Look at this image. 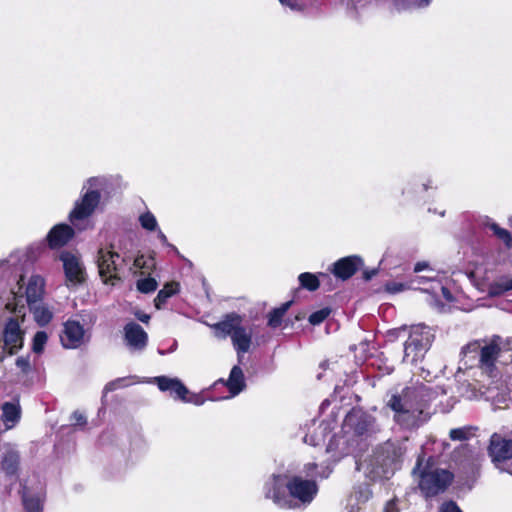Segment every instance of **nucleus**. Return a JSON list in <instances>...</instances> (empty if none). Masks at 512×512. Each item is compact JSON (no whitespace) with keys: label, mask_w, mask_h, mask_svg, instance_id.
<instances>
[{"label":"nucleus","mask_w":512,"mask_h":512,"mask_svg":"<svg viewBox=\"0 0 512 512\" xmlns=\"http://www.w3.org/2000/svg\"><path fill=\"white\" fill-rule=\"evenodd\" d=\"M60 341L63 347L68 349H76L80 347L86 341L84 327L78 321H66L64 323L62 333L60 334Z\"/></svg>","instance_id":"ddd939ff"},{"label":"nucleus","mask_w":512,"mask_h":512,"mask_svg":"<svg viewBox=\"0 0 512 512\" xmlns=\"http://www.w3.org/2000/svg\"><path fill=\"white\" fill-rule=\"evenodd\" d=\"M464 453L465 460H473L475 458L474 451L468 445H461L455 451V457L457 458V454Z\"/></svg>","instance_id":"ea45409f"},{"label":"nucleus","mask_w":512,"mask_h":512,"mask_svg":"<svg viewBox=\"0 0 512 512\" xmlns=\"http://www.w3.org/2000/svg\"><path fill=\"white\" fill-rule=\"evenodd\" d=\"M361 465L362 464H357V470H361Z\"/></svg>","instance_id":"5fc2aeb1"},{"label":"nucleus","mask_w":512,"mask_h":512,"mask_svg":"<svg viewBox=\"0 0 512 512\" xmlns=\"http://www.w3.org/2000/svg\"><path fill=\"white\" fill-rule=\"evenodd\" d=\"M507 388L510 390L512 389V376H509L507 381Z\"/></svg>","instance_id":"864d4df0"},{"label":"nucleus","mask_w":512,"mask_h":512,"mask_svg":"<svg viewBox=\"0 0 512 512\" xmlns=\"http://www.w3.org/2000/svg\"><path fill=\"white\" fill-rule=\"evenodd\" d=\"M22 500L26 512H43V504L45 500L44 494L38 493L35 495H29L25 492Z\"/></svg>","instance_id":"393cba45"},{"label":"nucleus","mask_w":512,"mask_h":512,"mask_svg":"<svg viewBox=\"0 0 512 512\" xmlns=\"http://www.w3.org/2000/svg\"><path fill=\"white\" fill-rule=\"evenodd\" d=\"M502 338L493 336L489 340L474 341L462 348L464 365L472 367L476 365L481 371L492 379V383L499 375L497 360L501 353Z\"/></svg>","instance_id":"7ed1b4c3"},{"label":"nucleus","mask_w":512,"mask_h":512,"mask_svg":"<svg viewBox=\"0 0 512 512\" xmlns=\"http://www.w3.org/2000/svg\"><path fill=\"white\" fill-rule=\"evenodd\" d=\"M413 475L419 478V487L426 496L443 492L453 480V474L446 469H432L429 465L422 467L421 458H418Z\"/></svg>","instance_id":"423d86ee"},{"label":"nucleus","mask_w":512,"mask_h":512,"mask_svg":"<svg viewBox=\"0 0 512 512\" xmlns=\"http://www.w3.org/2000/svg\"><path fill=\"white\" fill-rule=\"evenodd\" d=\"M291 301L283 303L280 307L273 309L268 315V325L277 328L281 325L282 319L291 306Z\"/></svg>","instance_id":"c85d7f7f"},{"label":"nucleus","mask_w":512,"mask_h":512,"mask_svg":"<svg viewBox=\"0 0 512 512\" xmlns=\"http://www.w3.org/2000/svg\"><path fill=\"white\" fill-rule=\"evenodd\" d=\"M284 6L289 7L291 10L299 11L303 8V5L296 0H279Z\"/></svg>","instance_id":"37998d69"},{"label":"nucleus","mask_w":512,"mask_h":512,"mask_svg":"<svg viewBox=\"0 0 512 512\" xmlns=\"http://www.w3.org/2000/svg\"><path fill=\"white\" fill-rule=\"evenodd\" d=\"M419 1V6H427L431 0H418Z\"/></svg>","instance_id":"603ef678"},{"label":"nucleus","mask_w":512,"mask_h":512,"mask_svg":"<svg viewBox=\"0 0 512 512\" xmlns=\"http://www.w3.org/2000/svg\"><path fill=\"white\" fill-rule=\"evenodd\" d=\"M406 288H407V286L405 284L399 283V282H394V281L388 282L385 285L386 291L389 293H393V294L402 292Z\"/></svg>","instance_id":"58836bf2"},{"label":"nucleus","mask_w":512,"mask_h":512,"mask_svg":"<svg viewBox=\"0 0 512 512\" xmlns=\"http://www.w3.org/2000/svg\"><path fill=\"white\" fill-rule=\"evenodd\" d=\"M135 264H136V265H139V259H136V260H135Z\"/></svg>","instance_id":"6e6d98bb"},{"label":"nucleus","mask_w":512,"mask_h":512,"mask_svg":"<svg viewBox=\"0 0 512 512\" xmlns=\"http://www.w3.org/2000/svg\"><path fill=\"white\" fill-rule=\"evenodd\" d=\"M478 427L467 425L463 427L453 428L449 432L452 441H467L476 436Z\"/></svg>","instance_id":"bb28decb"},{"label":"nucleus","mask_w":512,"mask_h":512,"mask_svg":"<svg viewBox=\"0 0 512 512\" xmlns=\"http://www.w3.org/2000/svg\"><path fill=\"white\" fill-rule=\"evenodd\" d=\"M376 274H377V270H376V269H372V270H369V271H365V272H364V278H365V280H370V279H372Z\"/></svg>","instance_id":"8fccbe9b"},{"label":"nucleus","mask_w":512,"mask_h":512,"mask_svg":"<svg viewBox=\"0 0 512 512\" xmlns=\"http://www.w3.org/2000/svg\"><path fill=\"white\" fill-rule=\"evenodd\" d=\"M48 336L44 331H38L33 338L32 350L35 353H41L47 343Z\"/></svg>","instance_id":"c9c22d12"},{"label":"nucleus","mask_w":512,"mask_h":512,"mask_svg":"<svg viewBox=\"0 0 512 512\" xmlns=\"http://www.w3.org/2000/svg\"><path fill=\"white\" fill-rule=\"evenodd\" d=\"M74 236V230L67 224L55 225L47 234V242L50 248L56 249L66 245Z\"/></svg>","instance_id":"a211bd4d"},{"label":"nucleus","mask_w":512,"mask_h":512,"mask_svg":"<svg viewBox=\"0 0 512 512\" xmlns=\"http://www.w3.org/2000/svg\"><path fill=\"white\" fill-rule=\"evenodd\" d=\"M439 386L425 384L406 387L400 394H393L387 406L394 412L393 419L406 429L418 427L430 417L429 404L439 394H445Z\"/></svg>","instance_id":"f257e3e1"},{"label":"nucleus","mask_w":512,"mask_h":512,"mask_svg":"<svg viewBox=\"0 0 512 512\" xmlns=\"http://www.w3.org/2000/svg\"><path fill=\"white\" fill-rule=\"evenodd\" d=\"M1 421L6 430L14 428L21 419V407L18 402H5L1 406Z\"/></svg>","instance_id":"4be33fe9"},{"label":"nucleus","mask_w":512,"mask_h":512,"mask_svg":"<svg viewBox=\"0 0 512 512\" xmlns=\"http://www.w3.org/2000/svg\"><path fill=\"white\" fill-rule=\"evenodd\" d=\"M242 321L239 314L229 313L220 322L211 325L217 338L224 339L228 336L231 338L239 361L252 344V332L242 325Z\"/></svg>","instance_id":"39448f33"},{"label":"nucleus","mask_w":512,"mask_h":512,"mask_svg":"<svg viewBox=\"0 0 512 512\" xmlns=\"http://www.w3.org/2000/svg\"><path fill=\"white\" fill-rule=\"evenodd\" d=\"M105 179L101 177L89 178L83 189L87 188L81 198L76 201L73 210L69 214V220L78 230H84L89 225V218L95 212L101 199L99 188L104 186Z\"/></svg>","instance_id":"20e7f679"},{"label":"nucleus","mask_w":512,"mask_h":512,"mask_svg":"<svg viewBox=\"0 0 512 512\" xmlns=\"http://www.w3.org/2000/svg\"><path fill=\"white\" fill-rule=\"evenodd\" d=\"M8 354L6 345L0 340V362H2Z\"/></svg>","instance_id":"de8ad7c7"},{"label":"nucleus","mask_w":512,"mask_h":512,"mask_svg":"<svg viewBox=\"0 0 512 512\" xmlns=\"http://www.w3.org/2000/svg\"><path fill=\"white\" fill-rule=\"evenodd\" d=\"M335 424L334 420H323L318 423L316 419H313L310 424L305 426L306 432L303 437V441L306 444L316 447L324 444L326 439L329 438L326 451L328 453L334 451L341 439V437L332 433L335 428Z\"/></svg>","instance_id":"6e6552de"},{"label":"nucleus","mask_w":512,"mask_h":512,"mask_svg":"<svg viewBox=\"0 0 512 512\" xmlns=\"http://www.w3.org/2000/svg\"><path fill=\"white\" fill-rule=\"evenodd\" d=\"M384 512H398L396 503L394 501H389L384 508Z\"/></svg>","instance_id":"49530a36"},{"label":"nucleus","mask_w":512,"mask_h":512,"mask_svg":"<svg viewBox=\"0 0 512 512\" xmlns=\"http://www.w3.org/2000/svg\"><path fill=\"white\" fill-rule=\"evenodd\" d=\"M60 260L63 263L65 283L68 288L78 287L85 282L86 270L78 255L64 251L60 254Z\"/></svg>","instance_id":"f8f14e48"},{"label":"nucleus","mask_w":512,"mask_h":512,"mask_svg":"<svg viewBox=\"0 0 512 512\" xmlns=\"http://www.w3.org/2000/svg\"><path fill=\"white\" fill-rule=\"evenodd\" d=\"M362 265V259L353 255L339 259L329 270L336 278L345 281L351 278Z\"/></svg>","instance_id":"2eb2a0df"},{"label":"nucleus","mask_w":512,"mask_h":512,"mask_svg":"<svg viewBox=\"0 0 512 512\" xmlns=\"http://www.w3.org/2000/svg\"><path fill=\"white\" fill-rule=\"evenodd\" d=\"M423 271H426L428 273L426 276L440 275L439 273L435 272V270L430 267L428 262H426V261L417 262L414 265V272L420 273Z\"/></svg>","instance_id":"4c0bfd02"},{"label":"nucleus","mask_w":512,"mask_h":512,"mask_svg":"<svg viewBox=\"0 0 512 512\" xmlns=\"http://www.w3.org/2000/svg\"><path fill=\"white\" fill-rule=\"evenodd\" d=\"M124 340L131 351H143L148 343V335L139 324L129 322L124 326Z\"/></svg>","instance_id":"4468645a"},{"label":"nucleus","mask_w":512,"mask_h":512,"mask_svg":"<svg viewBox=\"0 0 512 512\" xmlns=\"http://www.w3.org/2000/svg\"><path fill=\"white\" fill-rule=\"evenodd\" d=\"M142 228L148 231L156 230L158 224L155 216L151 212H146L139 217Z\"/></svg>","instance_id":"f704fd0d"},{"label":"nucleus","mask_w":512,"mask_h":512,"mask_svg":"<svg viewBox=\"0 0 512 512\" xmlns=\"http://www.w3.org/2000/svg\"><path fill=\"white\" fill-rule=\"evenodd\" d=\"M45 280L40 275H32L25 289V296L28 305H33L41 301L44 294Z\"/></svg>","instance_id":"6ab92c4d"},{"label":"nucleus","mask_w":512,"mask_h":512,"mask_svg":"<svg viewBox=\"0 0 512 512\" xmlns=\"http://www.w3.org/2000/svg\"><path fill=\"white\" fill-rule=\"evenodd\" d=\"M304 470H305V473L307 476L309 477H312V478H317V477H320V478H327L330 473H331V469L326 467L324 469H322L321 471H318V466L316 463H308L304 466Z\"/></svg>","instance_id":"2f4dec72"},{"label":"nucleus","mask_w":512,"mask_h":512,"mask_svg":"<svg viewBox=\"0 0 512 512\" xmlns=\"http://www.w3.org/2000/svg\"><path fill=\"white\" fill-rule=\"evenodd\" d=\"M225 384L228 387L229 392L231 394L228 398L235 397L241 391L244 390V388L246 386L245 380H244V374H243L242 369L238 365H235L231 369L229 378Z\"/></svg>","instance_id":"5701e85b"},{"label":"nucleus","mask_w":512,"mask_h":512,"mask_svg":"<svg viewBox=\"0 0 512 512\" xmlns=\"http://www.w3.org/2000/svg\"><path fill=\"white\" fill-rule=\"evenodd\" d=\"M158 283L154 278H143L137 281V289L141 293H151L157 289Z\"/></svg>","instance_id":"72a5a7b5"},{"label":"nucleus","mask_w":512,"mask_h":512,"mask_svg":"<svg viewBox=\"0 0 512 512\" xmlns=\"http://www.w3.org/2000/svg\"><path fill=\"white\" fill-rule=\"evenodd\" d=\"M1 465L7 474H14L19 464V453L11 444H3L0 448Z\"/></svg>","instance_id":"412c9836"},{"label":"nucleus","mask_w":512,"mask_h":512,"mask_svg":"<svg viewBox=\"0 0 512 512\" xmlns=\"http://www.w3.org/2000/svg\"><path fill=\"white\" fill-rule=\"evenodd\" d=\"M180 285L177 282H170L164 285V287L158 292L154 302L155 307L157 309H161V307L167 302V300L173 295L179 292Z\"/></svg>","instance_id":"a878e982"},{"label":"nucleus","mask_w":512,"mask_h":512,"mask_svg":"<svg viewBox=\"0 0 512 512\" xmlns=\"http://www.w3.org/2000/svg\"><path fill=\"white\" fill-rule=\"evenodd\" d=\"M439 512H462L458 505L453 502H446L441 505Z\"/></svg>","instance_id":"79ce46f5"},{"label":"nucleus","mask_w":512,"mask_h":512,"mask_svg":"<svg viewBox=\"0 0 512 512\" xmlns=\"http://www.w3.org/2000/svg\"><path fill=\"white\" fill-rule=\"evenodd\" d=\"M116 249H120V247L110 244L109 247L99 248L96 255L99 276L104 284L112 286L120 280L119 265L116 263V259H119L120 255Z\"/></svg>","instance_id":"9d476101"},{"label":"nucleus","mask_w":512,"mask_h":512,"mask_svg":"<svg viewBox=\"0 0 512 512\" xmlns=\"http://www.w3.org/2000/svg\"><path fill=\"white\" fill-rule=\"evenodd\" d=\"M184 401H186V402H191V403H194V404H196V405H202V404H203V402H204V401H203V399H201V398H200V397H198V396H193V398H189V399H187V398L185 397V400H184Z\"/></svg>","instance_id":"09e8293b"},{"label":"nucleus","mask_w":512,"mask_h":512,"mask_svg":"<svg viewBox=\"0 0 512 512\" xmlns=\"http://www.w3.org/2000/svg\"><path fill=\"white\" fill-rule=\"evenodd\" d=\"M16 366L23 372L28 373L31 369L28 357H18L16 359Z\"/></svg>","instance_id":"a19ab883"},{"label":"nucleus","mask_w":512,"mask_h":512,"mask_svg":"<svg viewBox=\"0 0 512 512\" xmlns=\"http://www.w3.org/2000/svg\"><path fill=\"white\" fill-rule=\"evenodd\" d=\"M157 236H158L159 240L162 242L163 245L169 246L172 249L176 250V248L173 245L168 243L167 237L165 236V234L161 230L158 231V235Z\"/></svg>","instance_id":"a18cd8bd"},{"label":"nucleus","mask_w":512,"mask_h":512,"mask_svg":"<svg viewBox=\"0 0 512 512\" xmlns=\"http://www.w3.org/2000/svg\"><path fill=\"white\" fill-rule=\"evenodd\" d=\"M132 383L133 382H132V378L131 377H122V378H117V379H115L113 381H110L104 387V390H103L104 396L107 393H109V392H112V391L117 390L119 388H123V387L129 386Z\"/></svg>","instance_id":"473e14b6"},{"label":"nucleus","mask_w":512,"mask_h":512,"mask_svg":"<svg viewBox=\"0 0 512 512\" xmlns=\"http://www.w3.org/2000/svg\"><path fill=\"white\" fill-rule=\"evenodd\" d=\"M330 275L327 273H319L318 275L309 272L301 273L298 277L300 286L309 291H315L319 288L320 283L329 280Z\"/></svg>","instance_id":"b1692460"},{"label":"nucleus","mask_w":512,"mask_h":512,"mask_svg":"<svg viewBox=\"0 0 512 512\" xmlns=\"http://www.w3.org/2000/svg\"><path fill=\"white\" fill-rule=\"evenodd\" d=\"M512 290V276L501 277L490 286V293L494 296Z\"/></svg>","instance_id":"7c9ffc66"},{"label":"nucleus","mask_w":512,"mask_h":512,"mask_svg":"<svg viewBox=\"0 0 512 512\" xmlns=\"http://www.w3.org/2000/svg\"><path fill=\"white\" fill-rule=\"evenodd\" d=\"M155 381L161 391H169L171 394L175 395V398L185 400V396L188 394V389L179 379L159 376L155 378Z\"/></svg>","instance_id":"aec40b11"},{"label":"nucleus","mask_w":512,"mask_h":512,"mask_svg":"<svg viewBox=\"0 0 512 512\" xmlns=\"http://www.w3.org/2000/svg\"><path fill=\"white\" fill-rule=\"evenodd\" d=\"M343 430L357 436H370L379 431V428L372 415L360 409H352L344 419Z\"/></svg>","instance_id":"9b49d317"},{"label":"nucleus","mask_w":512,"mask_h":512,"mask_svg":"<svg viewBox=\"0 0 512 512\" xmlns=\"http://www.w3.org/2000/svg\"><path fill=\"white\" fill-rule=\"evenodd\" d=\"M444 280L443 275L415 276L410 280V285L414 289L431 294L433 300L431 304L438 306L441 304V298L447 302L454 301V297Z\"/></svg>","instance_id":"1a4fd4ad"},{"label":"nucleus","mask_w":512,"mask_h":512,"mask_svg":"<svg viewBox=\"0 0 512 512\" xmlns=\"http://www.w3.org/2000/svg\"><path fill=\"white\" fill-rule=\"evenodd\" d=\"M331 313V310L330 308H323V309H320L318 311H315L313 312L310 316H309V322L312 324V325H319L321 324L324 320L327 319V317L330 315Z\"/></svg>","instance_id":"e433bc0d"},{"label":"nucleus","mask_w":512,"mask_h":512,"mask_svg":"<svg viewBox=\"0 0 512 512\" xmlns=\"http://www.w3.org/2000/svg\"><path fill=\"white\" fill-rule=\"evenodd\" d=\"M136 317L138 318V320H140L143 323H148V321L150 319V316L148 314H144V313L136 314Z\"/></svg>","instance_id":"3c124183"},{"label":"nucleus","mask_w":512,"mask_h":512,"mask_svg":"<svg viewBox=\"0 0 512 512\" xmlns=\"http://www.w3.org/2000/svg\"><path fill=\"white\" fill-rule=\"evenodd\" d=\"M30 310L33 313L35 321L41 325L44 326L48 324L52 319V312L44 306L41 301L38 303H35L33 305H28Z\"/></svg>","instance_id":"cd10ccee"},{"label":"nucleus","mask_w":512,"mask_h":512,"mask_svg":"<svg viewBox=\"0 0 512 512\" xmlns=\"http://www.w3.org/2000/svg\"><path fill=\"white\" fill-rule=\"evenodd\" d=\"M489 455L493 462L500 463L512 458V439L493 434L490 439Z\"/></svg>","instance_id":"f3484780"},{"label":"nucleus","mask_w":512,"mask_h":512,"mask_svg":"<svg viewBox=\"0 0 512 512\" xmlns=\"http://www.w3.org/2000/svg\"><path fill=\"white\" fill-rule=\"evenodd\" d=\"M266 499L282 509H297L309 505L318 493L315 479L285 474L271 475L263 486Z\"/></svg>","instance_id":"f03ea898"},{"label":"nucleus","mask_w":512,"mask_h":512,"mask_svg":"<svg viewBox=\"0 0 512 512\" xmlns=\"http://www.w3.org/2000/svg\"><path fill=\"white\" fill-rule=\"evenodd\" d=\"M9 355L17 353L23 346V332L17 320L10 318L3 331V341Z\"/></svg>","instance_id":"dca6fc26"},{"label":"nucleus","mask_w":512,"mask_h":512,"mask_svg":"<svg viewBox=\"0 0 512 512\" xmlns=\"http://www.w3.org/2000/svg\"><path fill=\"white\" fill-rule=\"evenodd\" d=\"M434 334L430 327L414 325L409 330V336L404 344L403 362L416 364L421 361L429 350Z\"/></svg>","instance_id":"0eeeda50"},{"label":"nucleus","mask_w":512,"mask_h":512,"mask_svg":"<svg viewBox=\"0 0 512 512\" xmlns=\"http://www.w3.org/2000/svg\"><path fill=\"white\" fill-rule=\"evenodd\" d=\"M72 419L75 425H84L86 423L85 416L80 412H74L72 415Z\"/></svg>","instance_id":"c03bdc74"},{"label":"nucleus","mask_w":512,"mask_h":512,"mask_svg":"<svg viewBox=\"0 0 512 512\" xmlns=\"http://www.w3.org/2000/svg\"><path fill=\"white\" fill-rule=\"evenodd\" d=\"M483 225L491 229L494 232V234L500 240H502L507 247L512 248V236L508 230L499 227L495 222H492L490 219H486Z\"/></svg>","instance_id":"c756f323"}]
</instances>
